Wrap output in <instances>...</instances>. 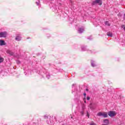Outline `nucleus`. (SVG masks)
<instances>
[{
  "mask_svg": "<svg viewBox=\"0 0 125 125\" xmlns=\"http://www.w3.org/2000/svg\"><path fill=\"white\" fill-rule=\"evenodd\" d=\"M116 114L117 113H116V112L112 111H109L108 113V116H109V117H115V116H116Z\"/></svg>",
  "mask_w": 125,
  "mask_h": 125,
  "instance_id": "nucleus-5",
  "label": "nucleus"
},
{
  "mask_svg": "<svg viewBox=\"0 0 125 125\" xmlns=\"http://www.w3.org/2000/svg\"><path fill=\"white\" fill-rule=\"evenodd\" d=\"M17 63H18V64H20V61H18L17 62Z\"/></svg>",
  "mask_w": 125,
  "mask_h": 125,
  "instance_id": "nucleus-23",
  "label": "nucleus"
},
{
  "mask_svg": "<svg viewBox=\"0 0 125 125\" xmlns=\"http://www.w3.org/2000/svg\"><path fill=\"white\" fill-rule=\"evenodd\" d=\"M62 125H64V124H62Z\"/></svg>",
  "mask_w": 125,
  "mask_h": 125,
  "instance_id": "nucleus-32",
  "label": "nucleus"
},
{
  "mask_svg": "<svg viewBox=\"0 0 125 125\" xmlns=\"http://www.w3.org/2000/svg\"><path fill=\"white\" fill-rule=\"evenodd\" d=\"M90 125H95V123H92Z\"/></svg>",
  "mask_w": 125,
  "mask_h": 125,
  "instance_id": "nucleus-24",
  "label": "nucleus"
},
{
  "mask_svg": "<svg viewBox=\"0 0 125 125\" xmlns=\"http://www.w3.org/2000/svg\"><path fill=\"white\" fill-rule=\"evenodd\" d=\"M87 39L88 40H92V38H91V37H88Z\"/></svg>",
  "mask_w": 125,
  "mask_h": 125,
  "instance_id": "nucleus-20",
  "label": "nucleus"
},
{
  "mask_svg": "<svg viewBox=\"0 0 125 125\" xmlns=\"http://www.w3.org/2000/svg\"><path fill=\"white\" fill-rule=\"evenodd\" d=\"M85 110V105L83 104L82 106V110L79 111L81 116H83V115H84Z\"/></svg>",
  "mask_w": 125,
  "mask_h": 125,
  "instance_id": "nucleus-2",
  "label": "nucleus"
},
{
  "mask_svg": "<svg viewBox=\"0 0 125 125\" xmlns=\"http://www.w3.org/2000/svg\"><path fill=\"white\" fill-rule=\"evenodd\" d=\"M86 116L88 117V118H89V113H88V111H86Z\"/></svg>",
  "mask_w": 125,
  "mask_h": 125,
  "instance_id": "nucleus-16",
  "label": "nucleus"
},
{
  "mask_svg": "<svg viewBox=\"0 0 125 125\" xmlns=\"http://www.w3.org/2000/svg\"><path fill=\"white\" fill-rule=\"evenodd\" d=\"M83 31H84V28H79L78 29V33H79V34H82V33L83 32Z\"/></svg>",
  "mask_w": 125,
  "mask_h": 125,
  "instance_id": "nucleus-6",
  "label": "nucleus"
},
{
  "mask_svg": "<svg viewBox=\"0 0 125 125\" xmlns=\"http://www.w3.org/2000/svg\"><path fill=\"white\" fill-rule=\"evenodd\" d=\"M90 99V97H87V100H89Z\"/></svg>",
  "mask_w": 125,
  "mask_h": 125,
  "instance_id": "nucleus-22",
  "label": "nucleus"
},
{
  "mask_svg": "<svg viewBox=\"0 0 125 125\" xmlns=\"http://www.w3.org/2000/svg\"><path fill=\"white\" fill-rule=\"evenodd\" d=\"M88 53H91V50H89Z\"/></svg>",
  "mask_w": 125,
  "mask_h": 125,
  "instance_id": "nucleus-25",
  "label": "nucleus"
},
{
  "mask_svg": "<svg viewBox=\"0 0 125 125\" xmlns=\"http://www.w3.org/2000/svg\"><path fill=\"white\" fill-rule=\"evenodd\" d=\"M46 78H47V79H49L50 78V75H46Z\"/></svg>",
  "mask_w": 125,
  "mask_h": 125,
  "instance_id": "nucleus-18",
  "label": "nucleus"
},
{
  "mask_svg": "<svg viewBox=\"0 0 125 125\" xmlns=\"http://www.w3.org/2000/svg\"><path fill=\"white\" fill-rule=\"evenodd\" d=\"M84 103H86V101L84 100Z\"/></svg>",
  "mask_w": 125,
  "mask_h": 125,
  "instance_id": "nucleus-26",
  "label": "nucleus"
},
{
  "mask_svg": "<svg viewBox=\"0 0 125 125\" xmlns=\"http://www.w3.org/2000/svg\"><path fill=\"white\" fill-rule=\"evenodd\" d=\"M107 36H108V37H113V33L112 32H107L106 33Z\"/></svg>",
  "mask_w": 125,
  "mask_h": 125,
  "instance_id": "nucleus-10",
  "label": "nucleus"
},
{
  "mask_svg": "<svg viewBox=\"0 0 125 125\" xmlns=\"http://www.w3.org/2000/svg\"><path fill=\"white\" fill-rule=\"evenodd\" d=\"M90 108L91 109V110H93V109H94V107H93L91 105H90Z\"/></svg>",
  "mask_w": 125,
  "mask_h": 125,
  "instance_id": "nucleus-19",
  "label": "nucleus"
},
{
  "mask_svg": "<svg viewBox=\"0 0 125 125\" xmlns=\"http://www.w3.org/2000/svg\"><path fill=\"white\" fill-rule=\"evenodd\" d=\"M6 36H7V32L5 31L0 32V38H6Z\"/></svg>",
  "mask_w": 125,
  "mask_h": 125,
  "instance_id": "nucleus-4",
  "label": "nucleus"
},
{
  "mask_svg": "<svg viewBox=\"0 0 125 125\" xmlns=\"http://www.w3.org/2000/svg\"><path fill=\"white\" fill-rule=\"evenodd\" d=\"M91 66H92V67H95V66H96V65H95V64H94V61H91Z\"/></svg>",
  "mask_w": 125,
  "mask_h": 125,
  "instance_id": "nucleus-14",
  "label": "nucleus"
},
{
  "mask_svg": "<svg viewBox=\"0 0 125 125\" xmlns=\"http://www.w3.org/2000/svg\"><path fill=\"white\" fill-rule=\"evenodd\" d=\"M82 51H85V50H87V51H88V50L86 49V47L85 46H82Z\"/></svg>",
  "mask_w": 125,
  "mask_h": 125,
  "instance_id": "nucleus-12",
  "label": "nucleus"
},
{
  "mask_svg": "<svg viewBox=\"0 0 125 125\" xmlns=\"http://www.w3.org/2000/svg\"><path fill=\"white\" fill-rule=\"evenodd\" d=\"M48 116L47 115H44V119H48Z\"/></svg>",
  "mask_w": 125,
  "mask_h": 125,
  "instance_id": "nucleus-17",
  "label": "nucleus"
},
{
  "mask_svg": "<svg viewBox=\"0 0 125 125\" xmlns=\"http://www.w3.org/2000/svg\"><path fill=\"white\" fill-rule=\"evenodd\" d=\"M36 4H37L38 5H39V2H36Z\"/></svg>",
  "mask_w": 125,
  "mask_h": 125,
  "instance_id": "nucleus-28",
  "label": "nucleus"
},
{
  "mask_svg": "<svg viewBox=\"0 0 125 125\" xmlns=\"http://www.w3.org/2000/svg\"><path fill=\"white\" fill-rule=\"evenodd\" d=\"M108 91H109V89H108Z\"/></svg>",
  "mask_w": 125,
  "mask_h": 125,
  "instance_id": "nucleus-33",
  "label": "nucleus"
},
{
  "mask_svg": "<svg viewBox=\"0 0 125 125\" xmlns=\"http://www.w3.org/2000/svg\"><path fill=\"white\" fill-rule=\"evenodd\" d=\"M6 43L3 40H0V45L2 46V45H5Z\"/></svg>",
  "mask_w": 125,
  "mask_h": 125,
  "instance_id": "nucleus-7",
  "label": "nucleus"
},
{
  "mask_svg": "<svg viewBox=\"0 0 125 125\" xmlns=\"http://www.w3.org/2000/svg\"><path fill=\"white\" fill-rule=\"evenodd\" d=\"M123 19H124V20H125V13L124 14V15L123 16Z\"/></svg>",
  "mask_w": 125,
  "mask_h": 125,
  "instance_id": "nucleus-21",
  "label": "nucleus"
},
{
  "mask_svg": "<svg viewBox=\"0 0 125 125\" xmlns=\"http://www.w3.org/2000/svg\"><path fill=\"white\" fill-rule=\"evenodd\" d=\"M97 116L98 117H103V118H107L108 114L106 112H99L97 113Z\"/></svg>",
  "mask_w": 125,
  "mask_h": 125,
  "instance_id": "nucleus-1",
  "label": "nucleus"
},
{
  "mask_svg": "<svg viewBox=\"0 0 125 125\" xmlns=\"http://www.w3.org/2000/svg\"><path fill=\"white\" fill-rule=\"evenodd\" d=\"M96 3H98L99 5H102V0H95L92 2V5H94Z\"/></svg>",
  "mask_w": 125,
  "mask_h": 125,
  "instance_id": "nucleus-3",
  "label": "nucleus"
},
{
  "mask_svg": "<svg viewBox=\"0 0 125 125\" xmlns=\"http://www.w3.org/2000/svg\"><path fill=\"white\" fill-rule=\"evenodd\" d=\"M104 24L105 25H106V26H108V27H110V26H111V24H110V23H109V21H105Z\"/></svg>",
  "mask_w": 125,
  "mask_h": 125,
  "instance_id": "nucleus-11",
  "label": "nucleus"
},
{
  "mask_svg": "<svg viewBox=\"0 0 125 125\" xmlns=\"http://www.w3.org/2000/svg\"><path fill=\"white\" fill-rule=\"evenodd\" d=\"M7 53H8V54H10V55H14V53H13L12 51H11V50H8L7 51Z\"/></svg>",
  "mask_w": 125,
  "mask_h": 125,
  "instance_id": "nucleus-9",
  "label": "nucleus"
},
{
  "mask_svg": "<svg viewBox=\"0 0 125 125\" xmlns=\"http://www.w3.org/2000/svg\"><path fill=\"white\" fill-rule=\"evenodd\" d=\"M104 124H106V125H108L109 124V120L108 119H105L104 121Z\"/></svg>",
  "mask_w": 125,
  "mask_h": 125,
  "instance_id": "nucleus-13",
  "label": "nucleus"
},
{
  "mask_svg": "<svg viewBox=\"0 0 125 125\" xmlns=\"http://www.w3.org/2000/svg\"><path fill=\"white\" fill-rule=\"evenodd\" d=\"M3 60H4V59L0 57V63H2V62H3Z\"/></svg>",
  "mask_w": 125,
  "mask_h": 125,
  "instance_id": "nucleus-15",
  "label": "nucleus"
},
{
  "mask_svg": "<svg viewBox=\"0 0 125 125\" xmlns=\"http://www.w3.org/2000/svg\"><path fill=\"white\" fill-rule=\"evenodd\" d=\"M84 96H86V93H84Z\"/></svg>",
  "mask_w": 125,
  "mask_h": 125,
  "instance_id": "nucleus-27",
  "label": "nucleus"
},
{
  "mask_svg": "<svg viewBox=\"0 0 125 125\" xmlns=\"http://www.w3.org/2000/svg\"><path fill=\"white\" fill-rule=\"evenodd\" d=\"M90 105H91V104H90Z\"/></svg>",
  "mask_w": 125,
  "mask_h": 125,
  "instance_id": "nucleus-34",
  "label": "nucleus"
},
{
  "mask_svg": "<svg viewBox=\"0 0 125 125\" xmlns=\"http://www.w3.org/2000/svg\"><path fill=\"white\" fill-rule=\"evenodd\" d=\"M102 125H107L106 124H102Z\"/></svg>",
  "mask_w": 125,
  "mask_h": 125,
  "instance_id": "nucleus-31",
  "label": "nucleus"
},
{
  "mask_svg": "<svg viewBox=\"0 0 125 125\" xmlns=\"http://www.w3.org/2000/svg\"><path fill=\"white\" fill-rule=\"evenodd\" d=\"M16 41H17L18 42H20V41L21 40V38L20 37V36L18 35L16 38H15Z\"/></svg>",
  "mask_w": 125,
  "mask_h": 125,
  "instance_id": "nucleus-8",
  "label": "nucleus"
},
{
  "mask_svg": "<svg viewBox=\"0 0 125 125\" xmlns=\"http://www.w3.org/2000/svg\"><path fill=\"white\" fill-rule=\"evenodd\" d=\"M75 85V84H72V86H74Z\"/></svg>",
  "mask_w": 125,
  "mask_h": 125,
  "instance_id": "nucleus-30",
  "label": "nucleus"
},
{
  "mask_svg": "<svg viewBox=\"0 0 125 125\" xmlns=\"http://www.w3.org/2000/svg\"><path fill=\"white\" fill-rule=\"evenodd\" d=\"M86 91H88V89H87V88L86 89Z\"/></svg>",
  "mask_w": 125,
  "mask_h": 125,
  "instance_id": "nucleus-29",
  "label": "nucleus"
}]
</instances>
